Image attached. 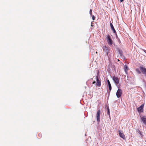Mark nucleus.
<instances>
[{
    "instance_id": "nucleus-1",
    "label": "nucleus",
    "mask_w": 146,
    "mask_h": 146,
    "mask_svg": "<svg viewBox=\"0 0 146 146\" xmlns=\"http://www.w3.org/2000/svg\"><path fill=\"white\" fill-rule=\"evenodd\" d=\"M106 40L108 44L110 45H111L113 44V41L111 39L110 35H108L106 36Z\"/></svg>"
},
{
    "instance_id": "nucleus-2",
    "label": "nucleus",
    "mask_w": 146,
    "mask_h": 146,
    "mask_svg": "<svg viewBox=\"0 0 146 146\" xmlns=\"http://www.w3.org/2000/svg\"><path fill=\"white\" fill-rule=\"evenodd\" d=\"M103 49L104 51L106 52L107 55H108V54L110 52V48L105 46H103Z\"/></svg>"
},
{
    "instance_id": "nucleus-3",
    "label": "nucleus",
    "mask_w": 146,
    "mask_h": 146,
    "mask_svg": "<svg viewBox=\"0 0 146 146\" xmlns=\"http://www.w3.org/2000/svg\"><path fill=\"white\" fill-rule=\"evenodd\" d=\"M101 114V111L100 109H98V111L96 114L97 120V121H100V116Z\"/></svg>"
},
{
    "instance_id": "nucleus-4",
    "label": "nucleus",
    "mask_w": 146,
    "mask_h": 146,
    "mask_svg": "<svg viewBox=\"0 0 146 146\" xmlns=\"http://www.w3.org/2000/svg\"><path fill=\"white\" fill-rule=\"evenodd\" d=\"M122 93V91L121 89H118L116 93V95L117 97L118 98H119V97H120L121 96Z\"/></svg>"
},
{
    "instance_id": "nucleus-5",
    "label": "nucleus",
    "mask_w": 146,
    "mask_h": 146,
    "mask_svg": "<svg viewBox=\"0 0 146 146\" xmlns=\"http://www.w3.org/2000/svg\"><path fill=\"white\" fill-rule=\"evenodd\" d=\"M96 87H100L101 86V81L99 80V78L97 76L96 77Z\"/></svg>"
},
{
    "instance_id": "nucleus-6",
    "label": "nucleus",
    "mask_w": 146,
    "mask_h": 146,
    "mask_svg": "<svg viewBox=\"0 0 146 146\" xmlns=\"http://www.w3.org/2000/svg\"><path fill=\"white\" fill-rule=\"evenodd\" d=\"M144 106V104H142L141 106L137 108V111L139 113H141L143 112Z\"/></svg>"
},
{
    "instance_id": "nucleus-7",
    "label": "nucleus",
    "mask_w": 146,
    "mask_h": 146,
    "mask_svg": "<svg viewBox=\"0 0 146 146\" xmlns=\"http://www.w3.org/2000/svg\"><path fill=\"white\" fill-rule=\"evenodd\" d=\"M113 79L116 84H118L119 82V79L117 77L114 76L113 77Z\"/></svg>"
},
{
    "instance_id": "nucleus-8",
    "label": "nucleus",
    "mask_w": 146,
    "mask_h": 146,
    "mask_svg": "<svg viewBox=\"0 0 146 146\" xmlns=\"http://www.w3.org/2000/svg\"><path fill=\"white\" fill-rule=\"evenodd\" d=\"M139 68L142 73L146 75V68L142 66H140Z\"/></svg>"
},
{
    "instance_id": "nucleus-9",
    "label": "nucleus",
    "mask_w": 146,
    "mask_h": 146,
    "mask_svg": "<svg viewBox=\"0 0 146 146\" xmlns=\"http://www.w3.org/2000/svg\"><path fill=\"white\" fill-rule=\"evenodd\" d=\"M141 119L143 123L146 125V115H143L141 117Z\"/></svg>"
},
{
    "instance_id": "nucleus-10",
    "label": "nucleus",
    "mask_w": 146,
    "mask_h": 146,
    "mask_svg": "<svg viewBox=\"0 0 146 146\" xmlns=\"http://www.w3.org/2000/svg\"><path fill=\"white\" fill-rule=\"evenodd\" d=\"M119 136L123 139H125V137L123 133L121 132L120 130L119 131Z\"/></svg>"
},
{
    "instance_id": "nucleus-11",
    "label": "nucleus",
    "mask_w": 146,
    "mask_h": 146,
    "mask_svg": "<svg viewBox=\"0 0 146 146\" xmlns=\"http://www.w3.org/2000/svg\"><path fill=\"white\" fill-rule=\"evenodd\" d=\"M110 27H111V29L113 31V33L116 34V36H117V35L116 34V31L115 30V29L114 28V27H113V25L112 24V23L111 22H110Z\"/></svg>"
},
{
    "instance_id": "nucleus-12",
    "label": "nucleus",
    "mask_w": 146,
    "mask_h": 146,
    "mask_svg": "<svg viewBox=\"0 0 146 146\" xmlns=\"http://www.w3.org/2000/svg\"><path fill=\"white\" fill-rule=\"evenodd\" d=\"M123 69L126 74L127 73V72L128 70H129V69L127 66L126 65H125L123 67Z\"/></svg>"
},
{
    "instance_id": "nucleus-13",
    "label": "nucleus",
    "mask_w": 146,
    "mask_h": 146,
    "mask_svg": "<svg viewBox=\"0 0 146 146\" xmlns=\"http://www.w3.org/2000/svg\"><path fill=\"white\" fill-rule=\"evenodd\" d=\"M107 82H108V85L109 90L110 91V90L111 89V84L109 80H108Z\"/></svg>"
},
{
    "instance_id": "nucleus-14",
    "label": "nucleus",
    "mask_w": 146,
    "mask_h": 146,
    "mask_svg": "<svg viewBox=\"0 0 146 146\" xmlns=\"http://www.w3.org/2000/svg\"><path fill=\"white\" fill-rule=\"evenodd\" d=\"M136 71L137 73L138 74H140L141 73V72L140 71L139 69L137 68L136 69Z\"/></svg>"
},
{
    "instance_id": "nucleus-15",
    "label": "nucleus",
    "mask_w": 146,
    "mask_h": 146,
    "mask_svg": "<svg viewBox=\"0 0 146 146\" xmlns=\"http://www.w3.org/2000/svg\"><path fill=\"white\" fill-rule=\"evenodd\" d=\"M119 54L120 55V56H122V55H123V52L121 50H119Z\"/></svg>"
},
{
    "instance_id": "nucleus-16",
    "label": "nucleus",
    "mask_w": 146,
    "mask_h": 146,
    "mask_svg": "<svg viewBox=\"0 0 146 146\" xmlns=\"http://www.w3.org/2000/svg\"><path fill=\"white\" fill-rule=\"evenodd\" d=\"M90 14L91 16H92V9H90Z\"/></svg>"
},
{
    "instance_id": "nucleus-17",
    "label": "nucleus",
    "mask_w": 146,
    "mask_h": 146,
    "mask_svg": "<svg viewBox=\"0 0 146 146\" xmlns=\"http://www.w3.org/2000/svg\"><path fill=\"white\" fill-rule=\"evenodd\" d=\"M107 113L109 115H110V109L109 108H108V112Z\"/></svg>"
},
{
    "instance_id": "nucleus-18",
    "label": "nucleus",
    "mask_w": 146,
    "mask_h": 146,
    "mask_svg": "<svg viewBox=\"0 0 146 146\" xmlns=\"http://www.w3.org/2000/svg\"><path fill=\"white\" fill-rule=\"evenodd\" d=\"M95 16L94 15H93L92 17V19L94 20H95Z\"/></svg>"
},
{
    "instance_id": "nucleus-19",
    "label": "nucleus",
    "mask_w": 146,
    "mask_h": 146,
    "mask_svg": "<svg viewBox=\"0 0 146 146\" xmlns=\"http://www.w3.org/2000/svg\"><path fill=\"white\" fill-rule=\"evenodd\" d=\"M38 135L40 137V136H41V135L40 134H38Z\"/></svg>"
},
{
    "instance_id": "nucleus-20",
    "label": "nucleus",
    "mask_w": 146,
    "mask_h": 146,
    "mask_svg": "<svg viewBox=\"0 0 146 146\" xmlns=\"http://www.w3.org/2000/svg\"><path fill=\"white\" fill-rule=\"evenodd\" d=\"M95 83H96V82L95 81L93 82H92L93 84H94Z\"/></svg>"
},
{
    "instance_id": "nucleus-21",
    "label": "nucleus",
    "mask_w": 146,
    "mask_h": 146,
    "mask_svg": "<svg viewBox=\"0 0 146 146\" xmlns=\"http://www.w3.org/2000/svg\"><path fill=\"white\" fill-rule=\"evenodd\" d=\"M119 0L121 2H122L124 1V0Z\"/></svg>"
},
{
    "instance_id": "nucleus-22",
    "label": "nucleus",
    "mask_w": 146,
    "mask_h": 146,
    "mask_svg": "<svg viewBox=\"0 0 146 146\" xmlns=\"http://www.w3.org/2000/svg\"><path fill=\"white\" fill-rule=\"evenodd\" d=\"M91 26H92V23H91Z\"/></svg>"
}]
</instances>
